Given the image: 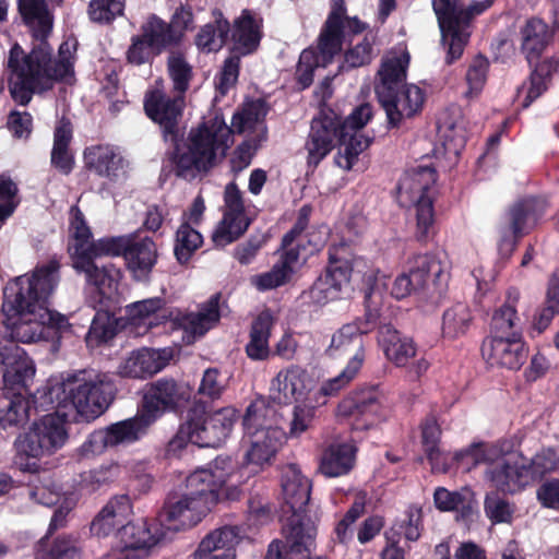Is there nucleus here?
Returning <instances> with one entry per match:
<instances>
[{"instance_id":"1","label":"nucleus","mask_w":559,"mask_h":559,"mask_svg":"<svg viewBox=\"0 0 559 559\" xmlns=\"http://www.w3.org/2000/svg\"><path fill=\"white\" fill-rule=\"evenodd\" d=\"M378 273L379 270L370 271L365 273L362 277L365 320L358 319L343 324L332 335L331 343L325 349L326 356L335 358L338 354L346 352L350 345L358 343L355 354L348 359L343 370L321 384L319 392L323 396H334L346 388L357 378L365 364L366 353L361 335L381 325L383 294L378 286Z\"/></svg>"},{"instance_id":"2","label":"nucleus","mask_w":559,"mask_h":559,"mask_svg":"<svg viewBox=\"0 0 559 559\" xmlns=\"http://www.w3.org/2000/svg\"><path fill=\"white\" fill-rule=\"evenodd\" d=\"M231 476L223 468H202L186 479V489L177 500L168 498L162 519L168 530L185 531L195 526L222 499H238L241 489L229 485Z\"/></svg>"},{"instance_id":"3","label":"nucleus","mask_w":559,"mask_h":559,"mask_svg":"<svg viewBox=\"0 0 559 559\" xmlns=\"http://www.w3.org/2000/svg\"><path fill=\"white\" fill-rule=\"evenodd\" d=\"M117 385L109 373H95L83 370L76 374L68 376L61 381L49 379L43 388L40 404L55 405L90 421L109 407L116 397Z\"/></svg>"},{"instance_id":"4","label":"nucleus","mask_w":559,"mask_h":559,"mask_svg":"<svg viewBox=\"0 0 559 559\" xmlns=\"http://www.w3.org/2000/svg\"><path fill=\"white\" fill-rule=\"evenodd\" d=\"M230 133L231 129L218 112L191 128L186 141H181L180 133L176 142H170L173 151L169 160L175 175L193 179L210 173L225 155Z\"/></svg>"},{"instance_id":"5","label":"nucleus","mask_w":559,"mask_h":559,"mask_svg":"<svg viewBox=\"0 0 559 559\" xmlns=\"http://www.w3.org/2000/svg\"><path fill=\"white\" fill-rule=\"evenodd\" d=\"M367 24L357 16L349 17L344 0H331V8L317 39L316 47L304 49L296 66L295 80L304 91L313 83L317 68H326L342 49L345 41L364 33Z\"/></svg>"},{"instance_id":"6","label":"nucleus","mask_w":559,"mask_h":559,"mask_svg":"<svg viewBox=\"0 0 559 559\" xmlns=\"http://www.w3.org/2000/svg\"><path fill=\"white\" fill-rule=\"evenodd\" d=\"M60 269V260L53 255L32 272L11 280L3 289L2 312L7 320L16 316L51 320L58 312L50 309L49 299L59 285Z\"/></svg>"},{"instance_id":"7","label":"nucleus","mask_w":559,"mask_h":559,"mask_svg":"<svg viewBox=\"0 0 559 559\" xmlns=\"http://www.w3.org/2000/svg\"><path fill=\"white\" fill-rule=\"evenodd\" d=\"M8 68L17 78L10 83V93L21 106H27L34 93L51 90L53 82L62 81L72 72V64L68 59H53L41 48L32 49L25 55L19 44L10 49Z\"/></svg>"},{"instance_id":"8","label":"nucleus","mask_w":559,"mask_h":559,"mask_svg":"<svg viewBox=\"0 0 559 559\" xmlns=\"http://www.w3.org/2000/svg\"><path fill=\"white\" fill-rule=\"evenodd\" d=\"M362 142L357 141L355 136L348 141L342 117L332 108L323 107L311 120L305 145L308 165L317 167L337 145L335 165L344 170H350L362 153Z\"/></svg>"},{"instance_id":"9","label":"nucleus","mask_w":559,"mask_h":559,"mask_svg":"<svg viewBox=\"0 0 559 559\" xmlns=\"http://www.w3.org/2000/svg\"><path fill=\"white\" fill-rule=\"evenodd\" d=\"M521 49L531 67L528 87L522 104L527 108L548 90L554 73L559 70V59L551 57L539 60L551 40L549 27L542 19H528L521 28Z\"/></svg>"},{"instance_id":"10","label":"nucleus","mask_w":559,"mask_h":559,"mask_svg":"<svg viewBox=\"0 0 559 559\" xmlns=\"http://www.w3.org/2000/svg\"><path fill=\"white\" fill-rule=\"evenodd\" d=\"M462 0H432L442 40L448 45L447 63L451 64L463 55L468 43L472 21L490 9L495 0L473 1L466 8Z\"/></svg>"},{"instance_id":"11","label":"nucleus","mask_w":559,"mask_h":559,"mask_svg":"<svg viewBox=\"0 0 559 559\" xmlns=\"http://www.w3.org/2000/svg\"><path fill=\"white\" fill-rule=\"evenodd\" d=\"M326 255L323 271L301 294L302 299L317 306H325L340 299L343 290L349 287L354 271L355 253L347 241L331 243Z\"/></svg>"},{"instance_id":"12","label":"nucleus","mask_w":559,"mask_h":559,"mask_svg":"<svg viewBox=\"0 0 559 559\" xmlns=\"http://www.w3.org/2000/svg\"><path fill=\"white\" fill-rule=\"evenodd\" d=\"M548 210V199L542 195H526L509 205L498 226L500 254L510 257L520 240L544 221Z\"/></svg>"},{"instance_id":"13","label":"nucleus","mask_w":559,"mask_h":559,"mask_svg":"<svg viewBox=\"0 0 559 559\" xmlns=\"http://www.w3.org/2000/svg\"><path fill=\"white\" fill-rule=\"evenodd\" d=\"M438 174L432 165H419L405 173L396 187L397 199L404 205L403 195L407 194L409 202H415L417 230L416 238L425 242L429 236V229L435 222V210L432 199L427 194L436 183Z\"/></svg>"},{"instance_id":"14","label":"nucleus","mask_w":559,"mask_h":559,"mask_svg":"<svg viewBox=\"0 0 559 559\" xmlns=\"http://www.w3.org/2000/svg\"><path fill=\"white\" fill-rule=\"evenodd\" d=\"M238 417L234 407L209 414L204 406H194L189 409L186 420L192 430V443L201 448H218L229 437Z\"/></svg>"},{"instance_id":"15","label":"nucleus","mask_w":559,"mask_h":559,"mask_svg":"<svg viewBox=\"0 0 559 559\" xmlns=\"http://www.w3.org/2000/svg\"><path fill=\"white\" fill-rule=\"evenodd\" d=\"M191 395L192 389L188 383L160 378L147 384L140 409L153 425L165 413L185 408Z\"/></svg>"},{"instance_id":"16","label":"nucleus","mask_w":559,"mask_h":559,"mask_svg":"<svg viewBox=\"0 0 559 559\" xmlns=\"http://www.w3.org/2000/svg\"><path fill=\"white\" fill-rule=\"evenodd\" d=\"M95 260L90 254H83L80 260L72 261L73 269L84 274L86 284L93 287L87 305H118L121 270L112 263L99 266Z\"/></svg>"},{"instance_id":"17","label":"nucleus","mask_w":559,"mask_h":559,"mask_svg":"<svg viewBox=\"0 0 559 559\" xmlns=\"http://www.w3.org/2000/svg\"><path fill=\"white\" fill-rule=\"evenodd\" d=\"M15 321H8L10 335L17 343H48L51 352H58L61 345L62 334L70 329L69 320L61 313L52 314L51 320L39 316H16Z\"/></svg>"},{"instance_id":"18","label":"nucleus","mask_w":559,"mask_h":559,"mask_svg":"<svg viewBox=\"0 0 559 559\" xmlns=\"http://www.w3.org/2000/svg\"><path fill=\"white\" fill-rule=\"evenodd\" d=\"M223 201V216L211 237L216 248H224L238 240L251 224L246 214L242 192L235 181L226 185Z\"/></svg>"},{"instance_id":"19","label":"nucleus","mask_w":559,"mask_h":559,"mask_svg":"<svg viewBox=\"0 0 559 559\" xmlns=\"http://www.w3.org/2000/svg\"><path fill=\"white\" fill-rule=\"evenodd\" d=\"M185 106V96H170L160 88L150 90L144 95L145 115L160 127L165 142H176L180 136L179 121Z\"/></svg>"},{"instance_id":"20","label":"nucleus","mask_w":559,"mask_h":559,"mask_svg":"<svg viewBox=\"0 0 559 559\" xmlns=\"http://www.w3.org/2000/svg\"><path fill=\"white\" fill-rule=\"evenodd\" d=\"M282 491L283 511L285 513L290 512L286 522L297 516L302 523L309 520L313 525H317V519H313L307 509L311 495V481L301 474L297 465L288 464L283 468Z\"/></svg>"},{"instance_id":"21","label":"nucleus","mask_w":559,"mask_h":559,"mask_svg":"<svg viewBox=\"0 0 559 559\" xmlns=\"http://www.w3.org/2000/svg\"><path fill=\"white\" fill-rule=\"evenodd\" d=\"M407 270L423 292H430L431 298L441 301L448 288L450 274L437 253L413 255L407 261Z\"/></svg>"},{"instance_id":"22","label":"nucleus","mask_w":559,"mask_h":559,"mask_svg":"<svg viewBox=\"0 0 559 559\" xmlns=\"http://www.w3.org/2000/svg\"><path fill=\"white\" fill-rule=\"evenodd\" d=\"M384 390L380 383L359 385L344 397L338 406V415L356 420L362 419L364 428H369L381 412Z\"/></svg>"},{"instance_id":"23","label":"nucleus","mask_w":559,"mask_h":559,"mask_svg":"<svg viewBox=\"0 0 559 559\" xmlns=\"http://www.w3.org/2000/svg\"><path fill=\"white\" fill-rule=\"evenodd\" d=\"M424 531L423 509L411 504L403 518L396 520L386 533V559H405L411 543L420 538Z\"/></svg>"},{"instance_id":"24","label":"nucleus","mask_w":559,"mask_h":559,"mask_svg":"<svg viewBox=\"0 0 559 559\" xmlns=\"http://www.w3.org/2000/svg\"><path fill=\"white\" fill-rule=\"evenodd\" d=\"M41 396L43 389H38L32 395V402L35 408L46 412L53 411V413L43 416V418L39 421H35L32 427L36 433H38L46 453L52 454L62 448L68 440L69 436L66 429V424L70 417V413L61 408V406L57 407L55 405H47L44 407L39 401L41 400Z\"/></svg>"},{"instance_id":"25","label":"nucleus","mask_w":559,"mask_h":559,"mask_svg":"<svg viewBox=\"0 0 559 559\" xmlns=\"http://www.w3.org/2000/svg\"><path fill=\"white\" fill-rule=\"evenodd\" d=\"M84 167L110 183H122L128 178L129 162L108 144L88 146L83 152Z\"/></svg>"},{"instance_id":"26","label":"nucleus","mask_w":559,"mask_h":559,"mask_svg":"<svg viewBox=\"0 0 559 559\" xmlns=\"http://www.w3.org/2000/svg\"><path fill=\"white\" fill-rule=\"evenodd\" d=\"M417 357V347L412 337L386 324V359L396 367L406 368L411 380H418L429 368L425 357Z\"/></svg>"},{"instance_id":"27","label":"nucleus","mask_w":559,"mask_h":559,"mask_svg":"<svg viewBox=\"0 0 559 559\" xmlns=\"http://www.w3.org/2000/svg\"><path fill=\"white\" fill-rule=\"evenodd\" d=\"M17 11L25 26L33 37V48H41L52 56V48L48 37L52 32L53 15L49 11L46 0H16Z\"/></svg>"},{"instance_id":"28","label":"nucleus","mask_w":559,"mask_h":559,"mask_svg":"<svg viewBox=\"0 0 559 559\" xmlns=\"http://www.w3.org/2000/svg\"><path fill=\"white\" fill-rule=\"evenodd\" d=\"M486 477L497 491L504 495L520 492L531 483L525 467V457L522 455L508 456L490 463Z\"/></svg>"},{"instance_id":"29","label":"nucleus","mask_w":559,"mask_h":559,"mask_svg":"<svg viewBox=\"0 0 559 559\" xmlns=\"http://www.w3.org/2000/svg\"><path fill=\"white\" fill-rule=\"evenodd\" d=\"M481 355L490 366L510 370L520 369L528 350L522 337H486L481 344Z\"/></svg>"},{"instance_id":"30","label":"nucleus","mask_w":559,"mask_h":559,"mask_svg":"<svg viewBox=\"0 0 559 559\" xmlns=\"http://www.w3.org/2000/svg\"><path fill=\"white\" fill-rule=\"evenodd\" d=\"M123 260L133 281L147 283L158 261L157 245L151 237L134 234Z\"/></svg>"},{"instance_id":"31","label":"nucleus","mask_w":559,"mask_h":559,"mask_svg":"<svg viewBox=\"0 0 559 559\" xmlns=\"http://www.w3.org/2000/svg\"><path fill=\"white\" fill-rule=\"evenodd\" d=\"M520 299L519 288L512 286L507 289L503 304L492 313L488 337L523 336V320L518 312Z\"/></svg>"},{"instance_id":"32","label":"nucleus","mask_w":559,"mask_h":559,"mask_svg":"<svg viewBox=\"0 0 559 559\" xmlns=\"http://www.w3.org/2000/svg\"><path fill=\"white\" fill-rule=\"evenodd\" d=\"M230 52L249 56L255 52L263 37L262 20L257 19L249 9H243L230 24Z\"/></svg>"},{"instance_id":"33","label":"nucleus","mask_w":559,"mask_h":559,"mask_svg":"<svg viewBox=\"0 0 559 559\" xmlns=\"http://www.w3.org/2000/svg\"><path fill=\"white\" fill-rule=\"evenodd\" d=\"M389 112H386V128H396L402 118H412L423 108L425 102L424 91L415 84H400V87L390 90Z\"/></svg>"},{"instance_id":"34","label":"nucleus","mask_w":559,"mask_h":559,"mask_svg":"<svg viewBox=\"0 0 559 559\" xmlns=\"http://www.w3.org/2000/svg\"><path fill=\"white\" fill-rule=\"evenodd\" d=\"M240 539L237 526L216 528L200 542L193 559H236V547Z\"/></svg>"},{"instance_id":"35","label":"nucleus","mask_w":559,"mask_h":559,"mask_svg":"<svg viewBox=\"0 0 559 559\" xmlns=\"http://www.w3.org/2000/svg\"><path fill=\"white\" fill-rule=\"evenodd\" d=\"M306 377L307 371L297 365L281 370L271 382L270 400L277 405H288L302 399L307 391Z\"/></svg>"},{"instance_id":"36","label":"nucleus","mask_w":559,"mask_h":559,"mask_svg":"<svg viewBox=\"0 0 559 559\" xmlns=\"http://www.w3.org/2000/svg\"><path fill=\"white\" fill-rule=\"evenodd\" d=\"M169 359L167 349L142 348L131 353L119 367V373L126 378L145 379L163 370Z\"/></svg>"},{"instance_id":"37","label":"nucleus","mask_w":559,"mask_h":559,"mask_svg":"<svg viewBox=\"0 0 559 559\" xmlns=\"http://www.w3.org/2000/svg\"><path fill=\"white\" fill-rule=\"evenodd\" d=\"M317 531V525L309 520L302 523L297 516L293 518L282 527L284 540H272L267 546L264 559H288L293 544L296 542L302 546L305 542L314 540Z\"/></svg>"},{"instance_id":"38","label":"nucleus","mask_w":559,"mask_h":559,"mask_svg":"<svg viewBox=\"0 0 559 559\" xmlns=\"http://www.w3.org/2000/svg\"><path fill=\"white\" fill-rule=\"evenodd\" d=\"M19 350H13L14 362L11 365H4L7 367L3 373V383L4 389L8 390V393H11V397L4 399L3 405L0 406V409L7 411V405L9 402L13 400H21L24 403L26 418L19 424H25L29 418V401L24 397V393H27L28 382L35 376V368L32 365L26 364L25 361H17ZM5 412H3L4 414Z\"/></svg>"},{"instance_id":"39","label":"nucleus","mask_w":559,"mask_h":559,"mask_svg":"<svg viewBox=\"0 0 559 559\" xmlns=\"http://www.w3.org/2000/svg\"><path fill=\"white\" fill-rule=\"evenodd\" d=\"M221 294L212 295L205 302L201 304L198 312L178 313L173 321L192 335L193 338L205 335L221 320Z\"/></svg>"},{"instance_id":"40","label":"nucleus","mask_w":559,"mask_h":559,"mask_svg":"<svg viewBox=\"0 0 559 559\" xmlns=\"http://www.w3.org/2000/svg\"><path fill=\"white\" fill-rule=\"evenodd\" d=\"M132 512L131 499L128 495L111 498L93 519L90 531L97 537H106L123 525L126 518Z\"/></svg>"},{"instance_id":"41","label":"nucleus","mask_w":559,"mask_h":559,"mask_svg":"<svg viewBox=\"0 0 559 559\" xmlns=\"http://www.w3.org/2000/svg\"><path fill=\"white\" fill-rule=\"evenodd\" d=\"M73 140V126L69 118L62 117L53 131V144L50 164L61 175L69 176L75 166L74 152L70 144Z\"/></svg>"},{"instance_id":"42","label":"nucleus","mask_w":559,"mask_h":559,"mask_svg":"<svg viewBox=\"0 0 559 559\" xmlns=\"http://www.w3.org/2000/svg\"><path fill=\"white\" fill-rule=\"evenodd\" d=\"M163 536L162 525L156 521L128 522L118 528V537L122 545L144 551L157 545Z\"/></svg>"},{"instance_id":"43","label":"nucleus","mask_w":559,"mask_h":559,"mask_svg":"<svg viewBox=\"0 0 559 559\" xmlns=\"http://www.w3.org/2000/svg\"><path fill=\"white\" fill-rule=\"evenodd\" d=\"M126 312L133 325H146L148 329L173 320V311L166 307V300L162 297L132 302L126 307Z\"/></svg>"},{"instance_id":"44","label":"nucleus","mask_w":559,"mask_h":559,"mask_svg":"<svg viewBox=\"0 0 559 559\" xmlns=\"http://www.w3.org/2000/svg\"><path fill=\"white\" fill-rule=\"evenodd\" d=\"M357 449L346 442L332 443L322 453L320 472L326 477L347 475L355 465Z\"/></svg>"},{"instance_id":"45","label":"nucleus","mask_w":559,"mask_h":559,"mask_svg":"<svg viewBox=\"0 0 559 559\" xmlns=\"http://www.w3.org/2000/svg\"><path fill=\"white\" fill-rule=\"evenodd\" d=\"M274 325L273 316L269 310L260 312L252 321L246 354L251 360L261 361L271 357L269 341Z\"/></svg>"},{"instance_id":"46","label":"nucleus","mask_w":559,"mask_h":559,"mask_svg":"<svg viewBox=\"0 0 559 559\" xmlns=\"http://www.w3.org/2000/svg\"><path fill=\"white\" fill-rule=\"evenodd\" d=\"M212 15L213 22L203 25L194 38L195 46L203 52L218 51L229 38L230 22L218 9H215Z\"/></svg>"},{"instance_id":"47","label":"nucleus","mask_w":559,"mask_h":559,"mask_svg":"<svg viewBox=\"0 0 559 559\" xmlns=\"http://www.w3.org/2000/svg\"><path fill=\"white\" fill-rule=\"evenodd\" d=\"M96 312L86 334V343L99 346L111 341L118 332V319L115 310L118 305H88Z\"/></svg>"},{"instance_id":"48","label":"nucleus","mask_w":559,"mask_h":559,"mask_svg":"<svg viewBox=\"0 0 559 559\" xmlns=\"http://www.w3.org/2000/svg\"><path fill=\"white\" fill-rule=\"evenodd\" d=\"M152 423L146 416L139 409L134 417L115 423L106 427V431L109 438L111 447H116L122 443H133L144 437Z\"/></svg>"},{"instance_id":"49","label":"nucleus","mask_w":559,"mask_h":559,"mask_svg":"<svg viewBox=\"0 0 559 559\" xmlns=\"http://www.w3.org/2000/svg\"><path fill=\"white\" fill-rule=\"evenodd\" d=\"M141 33L155 48V53L160 55L181 45L169 23L154 13L141 25Z\"/></svg>"},{"instance_id":"50","label":"nucleus","mask_w":559,"mask_h":559,"mask_svg":"<svg viewBox=\"0 0 559 559\" xmlns=\"http://www.w3.org/2000/svg\"><path fill=\"white\" fill-rule=\"evenodd\" d=\"M411 55L405 41L399 43L386 51V112H389L390 90L406 82Z\"/></svg>"},{"instance_id":"51","label":"nucleus","mask_w":559,"mask_h":559,"mask_svg":"<svg viewBox=\"0 0 559 559\" xmlns=\"http://www.w3.org/2000/svg\"><path fill=\"white\" fill-rule=\"evenodd\" d=\"M69 230L73 243L69 245V252L72 261L80 260L81 255L88 254L90 245L94 241L91 227L88 226L84 213L78 205L70 209Z\"/></svg>"},{"instance_id":"52","label":"nucleus","mask_w":559,"mask_h":559,"mask_svg":"<svg viewBox=\"0 0 559 559\" xmlns=\"http://www.w3.org/2000/svg\"><path fill=\"white\" fill-rule=\"evenodd\" d=\"M275 409L269 401L260 396L253 400L247 407L242 417V428L245 436L266 430L274 425Z\"/></svg>"},{"instance_id":"53","label":"nucleus","mask_w":559,"mask_h":559,"mask_svg":"<svg viewBox=\"0 0 559 559\" xmlns=\"http://www.w3.org/2000/svg\"><path fill=\"white\" fill-rule=\"evenodd\" d=\"M473 323V314L466 304L457 302L448 308L442 316V336L456 340L467 333Z\"/></svg>"},{"instance_id":"54","label":"nucleus","mask_w":559,"mask_h":559,"mask_svg":"<svg viewBox=\"0 0 559 559\" xmlns=\"http://www.w3.org/2000/svg\"><path fill=\"white\" fill-rule=\"evenodd\" d=\"M270 110L267 103L263 98L252 99L243 104L242 108L235 112L231 118V132L242 133L247 130H253L255 126L263 121Z\"/></svg>"},{"instance_id":"55","label":"nucleus","mask_w":559,"mask_h":559,"mask_svg":"<svg viewBox=\"0 0 559 559\" xmlns=\"http://www.w3.org/2000/svg\"><path fill=\"white\" fill-rule=\"evenodd\" d=\"M203 237L189 222H182L176 231L174 254L180 265H186L202 246Z\"/></svg>"},{"instance_id":"56","label":"nucleus","mask_w":559,"mask_h":559,"mask_svg":"<svg viewBox=\"0 0 559 559\" xmlns=\"http://www.w3.org/2000/svg\"><path fill=\"white\" fill-rule=\"evenodd\" d=\"M373 115L374 111L371 104L362 103L356 106L345 119L342 118L348 141H352V136H355L357 141H366L361 144L362 151L369 147L372 139L362 134L361 130L373 118Z\"/></svg>"},{"instance_id":"57","label":"nucleus","mask_w":559,"mask_h":559,"mask_svg":"<svg viewBox=\"0 0 559 559\" xmlns=\"http://www.w3.org/2000/svg\"><path fill=\"white\" fill-rule=\"evenodd\" d=\"M14 448L15 462L26 468L36 464L35 462L29 463V460H38L43 455L47 454L38 433H36L33 427L16 438Z\"/></svg>"},{"instance_id":"58","label":"nucleus","mask_w":559,"mask_h":559,"mask_svg":"<svg viewBox=\"0 0 559 559\" xmlns=\"http://www.w3.org/2000/svg\"><path fill=\"white\" fill-rule=\"evenodd\" d=\"M167 73L176 94L185 96L193 76L192 67L181 52H171L167 58Z\"/></svg>"},{"instance_id":"59","label":"nucleus","mask_w":559,"mask_h":559,"mask_svg":"<svg viewBox=\"0 0 559 559\" xmlns=\"http://www.w3.org/2000/svg\"><path fill=\"white\" fill-rule=\"evenodd\" d=\"M249 518L255 523L264 524L271 520L269 489L264 481L254 480L248 498Z\"/></svg>"},{"instance_id":"60","label":"nucleus","mask_w":559,"mask_h":559,"mask_svg":"<svg viewBox=\"0 0 559 559\" xmlns=\"http://www.w3.org/2000/svg\"><path fill=\"white\" fill-rule=\"evenodd\" d=\"M269 445H259L258 442H250V448L247 450L243 459V464L241 466L242 472L258 473L265 464H269L270 461L277 453L276 451V442L277 439L273 433L269 437Z\"/></svg>"},{"instance_id":"61","label":"nucleus","mask_w":559,"mask_h":559,"mask_svg":"<svg viewBox=\"0 0 559 559\" xmlns=\"http://www.w3.org/2000/svg\"><path fill=\"white\" fill-rule=\"evenodd\" d=\"M134 234L102 237L90 245L88 254L94 258L122 257L124 259Z\"/></svg>"},{"instance_id":"62","label":"nucleus","mask_w":559,"mask_h":559,"mask_svg":"<svg viewBox=\"0 0 559 559\" xmlns=\"http://www.w3.org/2000/svg\"><path fill=\"white\" fill-rule=\"evenodd\" d=\"M484 511L492 524L511 523L514 509L511 503L499 496V491L488 492L484 500Z\"/></svg>"},{"instance_id":"63","label":"nucleus","mask_w":559,"mask_h":559,"mask_svg":"<svg viewBox=\"0 0 559 559\" xmlns=\"http://www.w3.org/2000/svg\"><path fill=\"white\" fill-rule=\"evenodd\" d=\"M116 467H99L80 474L79 490L84 493H94L115 480Z\"/></svg>"},{"instance_id":"64","label":"nucleus","mask_w":559,"mask_h":559,"mask_svg":"<svg viewBox=\"0 0 559 559\" xmlns=\"http://www.w3.org/2000/svg\"><path fill=\"white\" fill-rule=\"evenodd\" d=\"M43 559H82L78 540L70 535L56 537Z\"/></svg>"}]
</instances>
